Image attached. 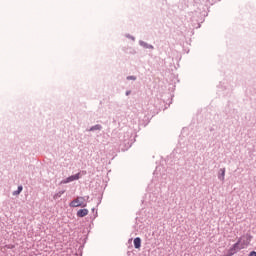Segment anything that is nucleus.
<instances>
[{
    "label": "nucleus",
    "mask_w": 256,
    "mask_h": 256,
    "mask_svg": "<svg viewBox=\"0 0 256 256\" xmlns=\"http://www.w3.org/2000/svg\"><path fill=\"white\" fill-rule=\"evenodd\" d=\"M23 191V186H19L17 191H14L13 195H19Z\"/></svg>",
    "instance_id": "7"
},
{
    "label": "nucleus",
    "mask_w": 256,
    "mask_h": 256,
    "mask_svg": "<svg viewBox=\"0 0 256 256\" xmlns=\"http://www.w3.org/2000/svg\"><path fill=\"white\" fill-rule=\"evenodd\" d=\"M241 249H245V246H239V242H237L229 249V255H235V253H237V251H241Z\"/></svg>",
    "instance_id": "2"
},
{
    "label": "nucleus",
    "mask_w": 256,
    "mask_h": 256,
    "mask_svg": "<svg viewBox=\"0 0 256 256\" xmlns=\"http://www.w3.org/2000/svg\"><path fill=\"white\" fill-rule=\"evenodd\" d=\"M246 245H249V241H248V242H246Z\"/></svg>",
    "instance_id": "12"
},
{
    "label": "nucleus",
    "mask_w": 256,
    "mask_h": 256,
    "mask_svg": "<svg viewBox=\"0 0 256 256\" xmlns=\"http://www.w3.org/2000/svg\"><path fill=\"white\" fill-rule=\"evenodd\" d=\"M95 129H101L100 125H96L90 129V131H95Z\"/></svg>",
    "instance_id": "8"
},
{
    "label": "nucleus",
    "mask_w": 256,
    "mask_h": 256,
    "mask_svg": "<svg viewBox=\"0 0 256 256\" xmlns=\"http://www.w3.org/2000/svg\"><path fill=\"white\" fill-rule=\"evenodd\" d=\"M134 247L135 249H141V238L137 237L134 239Z\"/></svg>",
    "instance_id": "5"
},
{
    "label": "nucleus",
    "mask_w": 256,
    "mask_h": 256,
    "mask_svg": "<svg viewBox=\"0 0 256 256\" xmlns=\"http://www.w3.org/2000/svg\"><path fill=\"white\" fill-rule=\"evenodd\" d=\"M129 93H131V92H126V95H129Z\"/></svg>",
    "instance_id": "11"
},
{
    "label": "nucleus",
    "mask_w": 256,
    "mask_h": 256,
    "mask_svg": "<svg viewBox=\"0 0 256 256\" xmlns=\"http://www.w3.org/2000/svg\"><path fill=\"white\" fill-rule=\"evenodd\" d=\"M128 79H133V80H135V77H133V76H130V77H128Z\"/></svg>",
    "instance_id": "10"
},
{
    "label": "nucleus",
    "mask_w": 256,
    "mask_h": 256,
    "mask_svg": "<svg viewBox=\"0 0 256 256\" xmlns=\"http://www.w3.org/2000/svg\"><path fill=\"white\" fill-rule=\"evenodd\" d=\"M69 205L70 207H87V202L84 197H77Z\"/></svg>",
    "instance_id": "1"
},
{
    "label": "nucleus",
    "mask_w": 256,
    "mask_h": 256,
    "mask_svg": "<svg viewBox=\"0 0 256 256\" xmlns=\"http://www.w3.org/2000/svg\"><path fill=\"white\" fill-rule=\"evenodd\" d=\"M246 245H249V241H248V242H246Z\"/></svg>",
    "instance_id": "13"
},
{
    "label": "nucleus",
    "mask_w": 256,
    "mask_h": 256,
    "mask_svg": "<svg viewBox=\"0 0 256 256\" xmlns=\"http://www.w3.org/2000/svg\"><path fill=\"white\" fill-rule=\"evenodd\" d=\"M248 256H256V252L252 251V252H250V254Z\"/></svg>",
    "instance_id": "9"
},
{
    "label": "nucleus",
    "mask_w": 256,
    "mask_h": 256,
    "mask_svg": "<svg viewBox=\"0 0 256 256\" xmlns=\"http://www.w3.org/2000/svg\"><path fill=\"white\" fill-rule=\"evenodd\" d=\"M78 179H81V173H77L75 175H72V176L66 178L65 180L62 181V183L67 184V183H71L73 181H78Z\"/></svg>",
    "instance_id": "3"
},
{
    "label": "nucleus",
    "mask_w": 256,
    "mask_h": 256,
    "mask_svg": "<svg viewBox=\"0 0 256 256\" xmlns=\"http://www.w3.org/2000/svg\"><path fill=\"white\" fill-rule=\"evenodd\" d=\"M87 215H89V210L85 208L77 211V217H87Z\"/></svg>",
    "instance_id": "4"
},
{
    "label": "nucleus",
    "mask_w": 256,
    "mask_h": 256,
    "mask_svg": "<svg viewBox=\"0 0 256 256\" xmlns=\"http://www.w3.org/2000/svg\"><path fill=\"white\" fill-rule=\"evenodd\" d=\"M246 245H249V241H248V242H246Z\"/></svg>",
    "instance_id": "14"
},
{
    "label": "nucleus",
    "mask_w": 256,
    "mask_h": 256,
    "mask_svg": "<svg viewBox=\"0 0 256 256\" xmlns=\"http://www.w3.org/2000/svg\"><path fill=\"white\" fill-rule=\"evenodd\" d=\"M221 171V176H219V179H221V181H225V168L220 169Z\"/></svg>",
    "instance_id": "6"
}]
</instances>
